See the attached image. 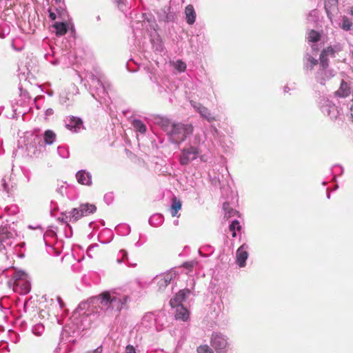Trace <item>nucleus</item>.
<instances>
[{
    "label": "nucleus",
    "instance_id": "nucleus-16",
    "mask_svg": "<svg viewBox=\"0 0 353 353\" xmlns=\"http://www.w3.org/2000/svg\"><path fill=\"white\" fill-rule=\"evenodd\" d=\"M350 94V85L345 82L343 80L341 83V85L338 90H336L334 93L335 96L345 98L349 96Z\"/></svg>",
    "mask_w": 353,
    "mask_h": 353
},
{
    "label": "nucleus",
    "instance_id": "nucleus-14",
    "mask_svg": "<svg viewBox=\"0 0 353 353\" xmlns=\"http://www.w3.org/2000/svg\"><path fill=\"white\" fill-rule=\"evenodd\" d=\"M76 178L77 181L82 185H90L92 183L91 174L85 170L79 171L76 174Z\"/></svg>",
    "mask_w": 353,
    "mask_h": 353
},
{
    "label": "nucleus",
    "instance_id": "nucleus-43",
    "mask_svg": "<svg viewBox=\"0 0 353 353\" xmlns=\"http://www.w3.org/2000/svg\"><path fill=\"white\" fill-rule=\"evenodd\" d=\"M312 50H314H314H315V51H317V50H318V49L316 48V45H314V44H313V45L312 46Z\"/></svg>",
    "mask_w": 353,
    "mask_h": 353
},
{
    "label": "nucleus",
    "instance_id": "nucleus-44",
    "mask_svg": "<svg viewBox=\"0 0 353 353\" xmlns=\"http://www.w3.org/2000/svg\"><path fill=\"white\" fill-rule=\"evenodd\" d=\"M316 14V11L315 10H312L310 13V16H312V15H315Z\"/></svg>",
    "mask_w": 353,
    "mask_h": 353
},
{
    "label": "nucleus",
    "instance_id": "nucleus-27",
    "mask_svg": "<svg viewBox=\"0 0 353 353\" xmlns=\"http://www.w3.org/2000/svg\"><path fill=\"white\" fill-rule=\"evenodd\" d=\"M181 208V203L179 200L176 198L172 199V203L170 208V212L172 216H175L177 214L178 211Z\"/></svg>",
    "mask_w": 353,
    "mask_h": 353
},
{
    "label": "nucleus",
    "instance_id": "nucleus-21",
    "mask_svg": "<svg viewBox=\"0 0 353 353\" xmlns=\"http://www.w3.org/2000/svg\"><path fill=\"white\" fill-rule=\"evenodd\" d=\"M338 0H326L325 3V9L327 15L330 19H332V10L337 7Z\"/></svg>",
    "mask_w": 353,
    "mask_h": 353
},
{
    "label": "nucleus",
    "instance_id": "nucleus-12",
    "mask_svg": "<svg viewBox=\"0 0 353 353\" xmlns=\"http://www.w3.org/2000/svg\"><path fill=\"white\" fill-rule=\"evenodd\" d=\"M341 50L342 46L340 44L335 45L334 46H329L321 52L319 61L328 62V56L334 57L336 52Z\"/></svg>",
    "mask_w": 353,
    "mask_h": 353
},
{
    "label": "nucleus",
    "instance_id": "nucleus-20",
    "mask_svg": "<svg viewBox=\"0 0 353 353\" xmlns=\"http://www.w3.org/2000/svg\"><path fill=\"white\" fill-rule=\"evenodd\" d=\"M185 18L188 24H193L196 19V12L192 5L186 6L185 10Z\"/></svg>",
    "mask_w": 353,
    "mask_h": 353
},
{
    "label": "nucleus",
    "instance_id": "nucleus-31",
    "mask_svg": "<svg viewBox=\"0 0 353 353\" xmlns=\"http://www.w3.org/2000/svg\"><path fill=\"white\" fill-rule=\"evenodd\" d=\"M320 37L321 35L318 32L312 30L308 33L307 39L310 42H316L319 40Z\"/></svg>",
    "mask_w": 353,
    "mask_h": 353
},
{
    "label": "nucleus",
    "instance_id": "nucleus-17",
    "mask_svg": "<svg viewBox=\"0 0 353 353\" xmlns=\"http://www.w3.org/2000/svg\"><path fill=\"white\" fill-rule=\"evenodd\" d=\"M156 123L161 126V128L167 133V134L174 123V122H172L170 119L165 117L157 118Z\"/></svg>",
    "mask_w": 353,
    "mask_h": 353
},
{
    "label": "nucleus",
    "instance_id": "nucleus-15",
    "mask_svg": "<svg viewBox=\"0 0 353 353\" xmlns=\"http://www.w3.org/2000/svg\"><path fill=\"white\" fill-rule=\"evenodd\" d=\"M318 60L311 54L307 53L303 58V66L305 70H312L315 65L318 64Z\"/></svg>",
    "mask_w": 353,
    "mask_h": 353
},
{
    "label": "nucleus",
    "instance_id": "nucleus-18",
    "mask_svg": "<svg viewBox=\"0 0 353 353\" xmlns=\"http://www.w3.org/2000/svg\"><path fill=\"white\" fill-rule=\"evenodd\" d=\"M174 307H176V319L182 320L183 321H185L188 319L189 312L186 308H185L183 305H177L175 306Z\"/></svg>",
    "mask_w": 353,
    "mask_h": 353
},
{
    "label": "nucleus",
    "instance_id": "nucleus-34",
    "mask_svg": "<svg viewBox=\"0 0 353 353\" xmlns=\"http://www.w3.org/2000/svg\"><path fill=\"white\" fill-rule=\"evenodd\" d=\"M174 66L179 72H184L186 69V64L181 60L174 62Z\"/></svg>",
    "mask_w": 353,
    "mask_h": 353
},
{
    "label": "nucleus",
    "instance_id": "nucleus-9",
    "mask_svg": "<svg viewBox=\"0 0 353 353\" xmlns=\"http://www.w3.org/2000/svg\"><path fill=\"white\" fill-rule=\"evenodd\" d=\"M190 103L192 106L200 114V115L209 122H212L216 120L215 117L212 115L207 108L193 101H191Z\"/></svg>",
    "mask_w": 353,
    "mask_h": 353
},
{
    "label": "nucleus",
    "instance_id": "nucleus-49",
    "mask_svg": "<svg viewBox=\"0 0 353 353\" xmlns=\"http://www.w3.org/2000/svg\"><path fill=\"white\" fill-rule=\"evenodd\" d=\"M77 329L79 330L80 329H81V327L78 326Z\"/></svg>",
    "mask_w": 353,
    "mask_h": 353
},
{
    "label": "nucleus",
    "instance_id": "nucleus-13",
    "mask_svg": "<svg viewBox=\"0 0 353 353\" xmlns=\"http://www.w3.org/2000/svg\"><path fill=\"white\" fill-rule=\"evenodd\" d=\"M84 129L82 120L79 117H71L68 123V130L72 132H79Z\"/></svg>",
    "mask_w": 353,
    "mask_h": 353
},
{
    "label": "nucleus",
    "instance_id": "nucleus-29",
    "mask_svg": "<svg viewBox=\"0 0 353 353\" xmlns=\"http://www.w3.org/2000/svg\"><path fill=\"white\" fill-rule=\"evenodd\" d=\"M223 208L225 211V217L227 219L234 216L237 213L236 210L230 208L228 203L225 202L223 205Z\"/></svg>",
    "mask_w": 353,
    "mask_h": 353
},
{
    "label": "nucleus",
    "instance_id": "nucleus-25",
    "mask_svg": "<svg viewBox=\"0 0 353 353\" xmlns=\"http://www.w3.org/2000/svg\"><path fill=\"white\" fill-rule=\"evenodd\" d=\"M12 237V234L6 227L0 228V243Z\"/></svg>",
    "mask_w": 353,
    "mask_h": 353
},
{
    "label": "nucleus",
    "instance_id": "nucleus-8",
    "mask_svg": "<svg viewBox=\"0 0 353 353\" xmlns=\"http://www.w3.org/2000/svg\"><path fill=\"white\" fill-rule=\"evenodd\" d=\"M198 150L194 147H190L182 150L179 158L181 165H185L197 157Z\"/></svg>",
    "mask_w": 353,
    "mask_h": 353
},
{
    "label": "nucleus",
    "instance_id": "nucleus-48",
    "mask_svg": "<svg viewBox=\"0 0 353 353\" xmlns=\"http://www.w3.org/2000/svg\"><path fill=\"white\" fill-rule=\"evenodd\" d=\"M174 224L175 225L178 224V221H174Z\"/></svg>",
    "mask_w": 353,
    "mask_h": 353
},
{
    "label": "nucleus",
    "instance_id": "nucleus-5",
    "mask_svg": "<svg viewBox=\"0 0 353 353\" xmlns=\"http://www.w3.org/2000/svg\"><path fill=\"white\" fill-rule=\"evenodd\" d=\"M210 343L217 353H226L229 347L228 338L218 332L212 334Z\"/></svg>",
    "mask_w": 353,
    "mask_h": 353
},
{
    "label": "nucleus",
    "instance_id": "nucleus-11",
    "mask_svg": "<svg viewBox=\"0 0 353 353\" xmlns=\"http://www.w3.org/2000/svg\"><path fill=\"white\" fill-rule=\"evenodd\" d=\"M248 245L243 243L236 251V263L240 267L245 265V261L248 256Z\"/></svg>",
    "mask_w": 353,
    "mask_h": 353
},
{
    "label": "nucleus",
    "instance_id": "nucleus-30",
    "mask_svg": "<svg viewBox=\"0 0 353 353\" xmlns=\"http://www.w3.org/2000/svg\"><path fill=\"white\" fill-rule=\"evenodd\" d=\"M82 216L83 215L81 214L80 208L79 207L77 208H74L70 212V221L72 222H74L79 220Z\"/></svg>",
    "mask_w": 353,
    "mask_h": 353
},
{
    "label": "nucleus",
    "instance_id": "nucleus-36",
    "mask_svg": "<svg viewBox=\"0 0 353 353\" xmlns=\"http://www.w3.org/2000/svg\"><path fill=\"white\" fill-rule=\"evenodd\" d=\"M121 254V258H118L117 261L118 263H121L127 257V252L125 250H121L119 252Z\"/></svg>",
    "mask_w": 353,
    "mask_h": 353
},
{
    "label": "nucleus",
    "instance_id": "nucleus-26",
    "mask_svg": "<svg viewBox=\"0 0 353 353\" xmlns=\"http://www.w3.org/2000/svg\"><path fill=\"white\" fill-rule=\"evenodd\" d=\"M132 124L134 128L139 131L140 133H145L146 126L139 119H134L132 122Z\"/></svg>",
    "mask_w": 353,
    "mask_h": 353
},
{
    "label": "nucleus",
    "instance_id": "nucleus-32",
    "mask_svg": "<svg viewBox=\"0 0 353 353\" xmlns=\"http://www.w3.org/2000/svg\"><path fill=\"white\" fill-rule=\"evenodd\" d=\"M236 230H241V225L238 221L235 220L232 222V223L230 225V230L232 232V237H236Z\"/></svg>",
    "mask_w": 353,
    "mask_h": 353
},
{
    "label": "nucleus",
    "instance_id": "nucleus-1",
    "mask_svg": "<svg viewBox=\"0 0 353 353\" xmlns=\"http://www.w3.org/2000/svg\"><path fill=\"white\" fill-rule=\"evenodd\" d=\"M128 296L125 294H118L116 292H104L97 296L92 297L85 302L79 304L77 309L74 311L72 318L75 320L79 317L88 316L86 310L90 307V304L99 301L102 308L105 309L108 314H112L113 312L119 314L123 309L128 301Z\"/></svg>",
    "mask_w": 353,
    "mask_h": 353
},
{
    "label": "nucleus",
    "instance_id": "nucleus-6",
    "mask_svg": "<svg viewBox=\"0 0 353 353\" xmlns=\"http://www.w3.org/2000/svg\"><path fill=\"white\" fill-rule=\"evenodd\" d=\"M320 103L321 109L323 114H327L331 119H336L339 115L337 107L329 99H322Z\"/></svg>",
    "mask_w": 353,
    "mask_h": 353
},
{
    "label": "nucleus",
    "instance_id": "nucleus-35",
    "mask_svg": "<svg viewBox=\"0 0 353 353\" xmlns=\"http://www.w3.org/2000/svg\"><path fill=\"white\" fill-rule=\"evenodd\" d=\"M198 353H214L212 350L207 345H201L197 348Z\"/></svg>",
    "mask_w": 353,
    "mask_h": 353
},
{
    "label": "nucleus",
    "instance_id": "nucleus-3",
    "mask_svg": "<svg viewBox=\"0 0 353 353\" xmlns=\"http://www.w3.org/2000/svg\"><path fill=\"white\" fill-rule=\"evenodd\" d=\"M13 290L21 294H28L31 289L28 274L23 271L15 272L12 276Z\"/></svg>",
    "mask_w": 353,
    "mask_h": 353
},
{
    "label": "nucleus",
    "instance_id": "nucleus-4",
    "mask_svg": "<svg viewBox=\"0 0 353 353\" xmlns=\"http://www.w3.org/2000/svg\"><path fill=\"white\" fill-rule=\"evenodd\" d=\"M335 75L334 70L329 68V63L325 61H320L319 68L315 73V79L321 85L332 79Z\"/></svg>",
    "mask_w": 353,
    "mask_h": 353
},
{
    "label": "nucleus",
    "instance_id": "nucleus-23",
    "mask_svg": "<svg viewBox=\"0 0 353 353\" xmlns=\"http://www.w3.org/2000/svg\"><path fill=\"white\" fill-rule=\"evenodd\" d=\"M163 221V217L160 214H155L152 215L149 219L150 224L154 227H158L161 225Z\"/></svg>",
    "mask_w": 353,
    "mask_h": 353
},
{
    "label": "nucleus",
    "instance_id": "nucleus-28",
    "mask_svg": "<svg viewBox=\"0 0 353 353\" xmlns=\"http://www.w3.org/2000/svg\"><path fill=\"white\" fill-rule=\"evenodd\" d=\"M43 137L46 143L52 144L55 139L56 134L52 130H48L45 132Z\"/></svg>",
    "mask_w": 353,
    "mask_h": 353
},
{
    "label": "nucleus",
    "instance_id": "nucleus-22",
    "mask_svg": "<svg viewBox=\"0 0 353 353\" xmlns=\"http://www.w3.org/2000/svg\"><path fill=\"white\" fill-rule=\"evenodd\" d=\"M57 36H62L66 33V23L64 22H55L53 25Z\"/></svg>",
    "mask_w": 353,
    "mask_h": 353
},
{
    "label": "nucleus",
    "instance_id": "nucleus-47",
    "mask_svg": "<svg viewBox=\"0 0 353 353\" xmlns=\"http://www.w3.org/2000/svg\"><path fill=\"white\" fill-rule=\"evenodd\" d=\"M96 81H97L99 84V83H101L99 80H96Z\"/></svg>",
    "mask_w": 353,
    "mask_h": 353
},
{
    "label": "nucleus",
    "instance_id": "nucleus-24",
    "mask_svg": "<svg viewBox=\"0 0 353 353\" xmlns=\"http://www.w3.org/2000/svg\"><path fill=\"white\" fill-rule=\"evenodd\" d=\"M353 26L351 20L346 16H343L341 19V22L339 23V27L345 31H349L351 30Z\"/></svg>",
    "mask_w": 353,
    "mask_h": 353
},
{
    "label": "nucleus",
    "instance_id": "nucleus-37",
    "mask_svg": "<svg viewBox=\"0 0 353 353\" xmlns=\"http://www.w3.org/2000/svg\"><path fill=\"white\" fill-rule=\"evenodd\" d=\"M196 264V261H188V262H185L183 263V267L190 269V268H193Z\"/></svg>",
    "mask_w": 353,
    "mask_h": 353
},
{
    "label": "nucleus",
    "instance_id": "nucleus-39",
    "mask_svg": "<svg viewBox=\"0 0 353 353\" xmlns=\"http://www.w3.org/2000/svg\"><path fill=\"white\" fill-rule=\"evenodd\" d=\"M102 346H99L97 348H96L94 350L92 351H88L86 353H102Z\"/></svg>",
    "mask_w": 353,
    "mask_h": 353
},
{
    "label": "nucleus",
    "instance_id": "nucleus-42",
    "mask_svg": "<svg viewBox=\"0 0 353 353\" xmlns=\"http://www.w3.org/2000/svg\"><path fill=\"white\" fill-rule=\"evenodd\" d=\"M123 1L124 0H116V1L117 2V3L119 4V6L121 5L123 3Z\"/></svg>",
    "mask_w": 353,
    "mask_h": 353
},
{
    "label": "nucleus",
    "instance_id": "nucleus-45",
    "mask_svg": "<svg viewBox=\"0 0 353 353\" xmlns=\"http://www.w3.org/2000/svg\"><path fill=\"white\" fill-rule=\"evenodd\" d=\"M350 13H351L352 15H353V7L351 8Z\"/></svg>",
    "mask_w": 353,
    "mask_h": 353
},
{
    "label": "nucleus",
    "instance_id": "nucleus-33",
    "mask_svg": "<svg viewBox=\"0 0 353 353\" xmlns=\"http://www.w3.org/2000/svg\"><path fill=\"white\" fill-rule=\"evenodd\" d=\"M68 34H70V37H73L75 39V30L74 24L71 22L70 19H68Z\"/></svg>",
    "mask_w": 353,
    "mask_h": 353
},
{
    "label": "nucleus",
    "instance_id": "nucleus-38",
    "mask_svg": "<svg viewBox=\"0 0 353 353\" xmlns=\"http://www.w3.org/2000/svg\"><path fill=\"white\" fill-rule=\"evenodd\" d=\"M125 353H137L134 347L132 345H128L125 347Z\"/></svg>",
    "mask_w": 353,
    "mask_h": 353
},
{
    "label": "nucleus",
    "instance_id": "nucleus-46",
    "mask_svg": "<svg viewBox=\"0 0 353 353\" xmlns=\"http://www.w3.org/2000/svg\"><path fill=\"white\" fill-rule=\"evenodd\" d=\"M288 87H285L284 92H287L288 91Z\"/></svg>",
    "mask_w": 353,
    "mask_h": 353
},
{
    "label": "nucleus",
    "instance_id": "nucleus-10",
    "mask_svg": "<svg viewBox=\"0 0 353 353\" xmlns=\"http://www.w3.org/2000/svg\"><path fill=\"white\" fill-rule=\"evenodd\" d=\"M191 294L189 289H183L180 290L175 296L170 301V304L172 307L177 305H182L181 303L184 301Z\"/></svg>",
    "mask_w": 353,
    "mask_h": 353
},
{
    "label": "nucleus",
    "instance_id": "nucleus-2",
    "mask_svg": "<svg viewBox=\"0 0 353 353\" xmlns=\"http://www.w3.org/2000/svg\"><path fill=\"white\" fill-rule=\"evenodd\" d=\"M192 125L174 123L168 135L172 143L179 144L183 142L187 136L192 134Z\"/></svg>",
    "mask_w": 353,
    "mask_h": 353
},
{
    "label": "nucleus",
    "instance_id": "nucleus-40",
    "mask_svg": "<svg viewBox=\"0 0 353 353\" xmlns=\"http://www.w3.org/2000/svg\"><path fill=\"white\" fill-rule=\"evenodd\" d=\"M49 17H50V19L51 20L54 21V20H55V19H56L57 16H56V14H55V13H54V12H51V11L50 10Z\"/></svg>",
    "mask_w": 353,
    "mask_h": 353
},
{
    "label": "nucleus",
    "instance_id": "nucleus-19",
    "mask_svg": "<svg viewBox=\"0 0 353 353\" xmlns=\"http://www.w3.org/2000/svg\"><path fill=\"white\" fill-rule=\"evenodd\" d=\"M80 212L81 214L83 215V216H88L91 214H93L96 212L97 208L93 204L90 203H83L80 205Z\"/></svg>",
    "mask_w": 353,
    "mask_h": 353
},
{
    "label": "nucleus",
    "instance_id": "nucleus-7",
    "mask_svg": "<svg viewBox=\"0 0 353 353\" xmlns=\"http://www.w3.org/2000/svg\"><path fill=\"white\" fill-rule=\"evenodd\" d=\"M175 278V273L173 272H168L154 278V281L158 285V290L162 292L170 283V281Z\"/></svg>",
    "mask_w": 353,
    "mask_h": 353
},
{
    "label": "nucleus",
    "instance_id": "nucleus-41",
    "mask_svg": "<svg viewBox=\"0 0 353 353\" xmlns=\"http://www.w3.org/2000/svg\"><path fill=\"white\" fill-rule=\"evenodd\" d=\"M57 301L59 303V305H60V307H62L63 305H64V302L61 299V297L58 296L57 297Z\"/></svg>",
    "mask_w": 353,
    "mask_h": 353
}]
</instances>
